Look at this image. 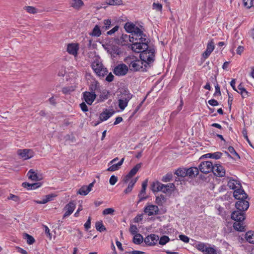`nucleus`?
<instances>
[{"mask_svg":"<svg viewBox=\"0 0 254 254\" xmlns=\"http://www.w3.org/2000/svg\"><path fill=\"white\" fill-rule=\"evenodd\" d=\"M231 218L235 220L233 227L234 229L240 232L246 230L244 220L246 218L244 211H241L239 210L234 211L231 214Z\"/></svg>","mask_w":254,"mask_h":254,"instance_id":"obj_1","label":"nucleus"},{"mask_svg":"<svg viewBox=\"0 0 254 254\" xmlns=\"http://www.w3.org/2000/svg\"><path fill=\"white\" fill-rule=\"evenodd\" d=\"M175 186L173 183H169L167 185L161 184L159 182H155L151 185V190L153 192L161 191L164 193H171L175 190Z\"/></svg>","mask_w":254,"mask_h":254,"instance_id":"obj_2","label":"nucleus"},{"mask_svg":"<svg viewBox=\"0 0 254 254\" xmlns=\"http://www.w3.org/2000/svg\"><path fill=\"white\" fill-rule=\"evenodd\" d=\"M155 58V49L152 47H148L147 50L140 54V58L144 64V66H150V64L153 63Z\"/></svg>","mask_w":254,"mask_h":254,"instance_id":"obj_3","label":"nucleus"},{"mask_svg":"<svg viewBox=\"0 0 254 254\" xmlns=\"http://www.w3.org/2000/svg\"><path fill=\"white\" fill-rule=\"evenodd\" d=\"M124 62L128 65V69L132 71L139 70L143 67V63L133 56L125 59Z\"/></svg>","mask_w":254,"mask_h":254,"instance_id":"obj_4","label":"nucleus"},{"mask_svg":"<svg viewBox=\"0 0 254 254\" xmlns=\"http://www.w3.org/2000/svg\"><path fill=\"white\" fill-rule=\"evenodd\" d=\"M92 68L99 77H104L108 73L107 69L104 66L101 59L98 57L94 58L92 64Z\"/></svg>","mask_w":254,"mask_h":254,"instance_id":"obj_5","label":"nucleus"},{"mask_svg":"<svg viewBox=\"0 0 254 254\" xmlns=\"http://www.w3.org/2000/svg\"><path fill=\"white\" fill-rule=\"evenodd\" d=\"M208 244L204 243L199 242L196 244L195 248L203 254H217V251L215 249V246L211 247Z\"/></svg>","mask_w":254,"mask_h":254,"instance_id":"obj_6","label":"nucleus"},{"mask_svg":"<svg viewBox=\"0 0 254 254\" xmlns=\"http://www.w3.org/2000/svg\"><path fill=\"white\" fill-rule=\"evenodd\" d=\"M148 40H146L145 41H136L133 43H132V44L130 45V47L131 50L137 53H141L143 51H145L149 47L147 44Z\"/></svg>","mask_w":254,"mask_h":254,"instance_id":"obj_7","label":"nucleus"},{"mask_svg":"<svg viewBox=\"0 0 254 254\" xmlns=\"http://www.w3.org/2000/svg\"><path fill=\"white\" fill-rule=\"evenodd\" d=\"M135 29L136 30L131 34L130 42L133 43L136 41L142 42L147 40L146 35L144 34L142 30L139 28H136Z\"/></svg>","mask_w":254,"mask_h":254,"instance_id":"obj_8","label":"nucleus"},{"mask_svg":"<svg viewBox=\"0 0 254 254\" xmlns=\"http://www.w3.org/2000/svg\"><path fill=\"white\" fill-rule=\"evenodd\" d=\"M214 165L209 161L202 162L198 166L199 171L204 174H208L212 171Z\"/></svg>","mask_w":254,"mask_h":254,"instance_id":"obj_9","label":"nucleus"},{"mask_svg":"<svg viewBox=\"0 0 254 254\" xmlns=\"http://www.w3.org/2000/svg\"><path fill=\"white\" fill-rule=\"evenodd\" d=\"M159 208L157 205L147 204L144 207L143 212L149 216L157 215L159 212Z\"/></svg>","mask_w":254,"mask_h":254,"instance_id":"obj_10","label":"nucleus"},{"mask_svg":"<svg viewBox=\"0 0 254 254\" xmlns=\"http://www.w3.org/2000/svg\"><path fill=\"white\" fill-rule=\"evenodd\" d=\"M128 71V66L124 64H120L117 65L114 70V73L118 76H124L126 75Z\"/></svg>","mask_w":254,"mask_h":254,"instance_id":"obj_11","label":"nucleus"},{"mask_svg":"<svg viewBox=\"0 0 254 254\" xmlns=\"http://www.w3.org/2000/svg\"><path fill=\"white\" fill-rule=\"evenodd\" d=\"M17 154L24 160H27L34 156V153L32 150L29 149H19Z\"/></svg>","mask_w":254,"mask_h":254,"instance_id":"obj_12","label":"nucleus"},{"mask_svg":"<svg viewBox=\"0 0 254 254\" xmlns=\"http://www.w3.org/2000/svg\"><path fill=\"white\" fill-rule=\"evenodd\" d=\"M212 172L215 176L219 177H224L226 173L223 166L219 164H214Z\"/></svg>","mask_w":254,"mask_h":254,"instance_id":"obj_13","label":"nucleus"},{"mask_svg":"<svg viewBox=\"0 0 254 254\" xmlns=\"http://www.w3.org/2000/svg\"><path fill=\"white\" fill-rule=\"evenodd\" d=\"M236 203V207L241 211H246L249 207V202L245 199H239Z\"/></svg>","mask_w":254,"mask_h":254,"instance_id":"obj_14","label":"nucleus"},{"mask_svg":"<svg viewBox=\"0 0 254 254\" xmlns=\"http://www.w3.org/2000/svg\"><path fill=\"white\" fill-rule=\"evenodd\" d=\"M79 45L77 43L68 44L67 46V52L70 55L77 57L79 50Z\"/></svg>","mask_w":254,"mask_h":254,"instance_id":"obj_15","label":"nucleus"},{"mask_svg":"<svg viewBox=\"0 0 254 254\" xmlns=\"http://www.w3.org/2000/svg\"><path fill=\"white\" fill-rule=\"evenodd\" d=\"M234 197L237 199H246L248 195L244 190L241 188H238L233 192Z\"/></svg>","mask_w":254,"mask_h":254,"instance_id":"obj_16","label":"nucleus"},{"mask_svg":"<svg viewBox=\"0 0 254 254\" xmlns=\"http://www.w3.org/2000/svg\"><path fill=\"white\" fill-rule=\"evenodd\" d=\"M75 208V204L73 201H70L64 207L65 212L63 216V218H64L72 213Z\"/></svg>","mask_w":254,"mask_h":254,"instance_id":"obj_17","label":"nucleus"},{"mask_svg":"<svg viewBox=\"0 0 254 254\" xmlns=\"http://www.w3.org/2000/svg\"><path fill=\"white\" fill-rule=\"evenodd\" d=\"M128 41L130 42V36L127 34H122L120 37L115 39L117 44L123 46L127 45Z\"/></svg>","mask_w":254,"mask_h":254,"instance_id":"obj_18","label":"nucleus"},{"mask_svg":"<svg viewBox=\"0 0 254 254\" xmlns=\"http://www.w3.org/2000/svg\"><path fill=\"white\" fill-rule=\"evenodd\" d=\"M158 240V236L155 234H151L149 236L145 237L144 239V242L146 244L151 246L155 245Z\"/></svg>","mask_w":254,"mask_h":254,"instance_id":"obj_19","label":"nucleus"},{"mask_svg":"<svg viewBox=\"0 0 254 254\" xmlns=\"http://www.w3.org/2000/svg\"><path fill=\"white\" fill-rule=\"evenodd\" d=\"M214 43L213 40H210L207 44L206 51L203 53L202 57L204 59H207L214 49Z\"/></svg>","mask_w":254,"mask_h":254,"instance_id":"obj_20","label":"nucleus"},{"mask_svg":"<svg viewBox=\"0 0 254 254\" xmlns=\"http://www.w3.org/2000/svg\"><path fill=\"white\" fill-rule=\"evenodd\" d=\"M84 99L88 105H91L95 100L96 95L94 92H85L84 93Z\"/></svg>","mask_w":254,"mask_h":254,"instance_id":"obj_21","label":"nucleus"},{"mask_svg":"<svg viewBox=\"0 0 254 254\" xmlns=\"http://www.w3.org/2000/svg\"><path fill=\"white\" fill-rule=\"evenodd\" d=\"M141 163L136 164L125 177L124 181L127 183L129 179L134 176L141 168Z\"/></svg>","mask_w":254,"mask_h":254,"instance_id":"obj_22","label":"nucleus"},{"mask_svg":"<svg viewBox=\"0 0 254 254\" xmlns=\"http://www.w3.org/2000/svg\"><path fill=\"white\" fill-rule=\"evenodd\" d=\"M115 112L111 110H109L105 109L102 113L100 114L99 116V119L101 122H103L107 120L110 118L114 114Z\"/></svg>","mask_w":254,"mask_h":254,"instance_id":"obj_23","label":"nucleus"},{"mask_svg":"<svg viewBox=\"0 0 254 254\" xmlns=\"http://www.w3.org/2000/svg\"><path fill=\"white\" fill-rule=\"evenodd\" d=\"M27 176L29 179L34 181H38L42 179V176L40 174H38L37 173L35 172L33 169H30L27 173Z\"/></svg>","mask_w":254,"mask_h":254,"instance_id":"obj_24","label":"nucleus"},{"mask_svg":"<svg viewBox=\"0 0 254 254\" xmlns=\"http://www.w3.org/2000/svg\"><path fill=\"white\" fill-rule=\"evenodd\" d=\"M94 183L95 181L90 183L88 186H82L78 191V193L83 195H87L92 190V189L94 186Z\"/></svg>","mask_w":254,"mask_h":254,"instance_id":"obj_25","label":"nucleus"},{"mask_svg":"<svg viewBox=\"0 0 254 254\" xmlns=\"http://www.w3.org/2000/svg\"><path fill=\"white\" fill-rule=\"evenodd\" d=\"M70 5L75 9L78 10L84 5V3L82 0H72Z\"/></svg>","mask_w":254,"mask_h":254,"instance_id":"obj_26","label":"nucleus"},{"mask_svg":"<svg viewBox=\"0 0 254 254\" xmlns=\"http://www.w3.org/2000/svg\"><path fill=\"white\" fill-rule=\"evenodd\" d=\"M199 168L197 167H191L187 169V176L190 177H194L196 176L199 173Z\"/></svg>","mask_w":254,"mask_h":254,"instance_id":"obj_27","label":"nucleus"},{"mask_svg":"<svg viewBox=\"0 0 254 254\" xmlns=\"http://www.w3.org/2000/svg\"><path fill=\"white\" fill-rule=\"evenodd\" d=\"M147 186V180H145L142 184V188L140 191V193L138 194V197L140 198V201L145 199L146 197L144 196V194L145 193V190Z\"/></svg>","mask_w":254,"mask_h":254,"instance_id":"obj_28","label":"nucleus"},{"mask_svg":"<svg viewBox=\"0 0 254 254\" xmlns=\"http://www.w3.org/2000/svg\"><path fill=\"white\" fill-rule=\"evenodd\" d=\"M55 196V195L53 194H50L46 195L45 198H43L41 200H35L34 201L38 204H45L52 200Z\"/></svg>","mask_w":254,"mask_h":254,"instance_id":"obj_29","label":"nucleus"},{"mask_svg":"<svg viewBox=\"0 0 254 254\" xmlns=\"http://www.w3.org/2000/svg\"><path fill=\"white\" fill-rule=\"evenodd\" d=\"M228 186L232 190H236L238 188H241V184L235 180H230L228 182Z\"/></svg>","mask_w":254,"mask_h":254,"instance_id":"obj_30","label":"nucleus"},{"mask_svg":"<svg viewBox=\"0 0 254 254\" xmlns=\"http://www.w3.org/2000/svg\"><path fill=\"white\" fill-rule=\"evenodd\" d=\"M124 28L125 30L127 31V32L128 33H130L131 34L134 31L136 30V28H137L138 27L136 26L133 23L127 22L125 24Z\"/></svg>","mask_w":254,"mask_h":254,"instance_id":"obj_31","label":"nucleus"},{"mask_svg":"<svg viewBox=\"0 0 254 254\" xmlns=\"http://www.w3.org/2000/svg\"><path fill=\"white\" fill-rule=\"evenodd\" d=\"M102 31L100 26L98 25H96L90 35L94 37H99L101 35Z\"/></svg>","mask_w":254,"mask_h":254,"instance_id":"obj_32","label":"nucleus"},{"mask_svg":"<svg viewBox=\"0 0 254 254\" xmlns=\"http://www.w3.org/2000/svg\"><path fill=\"white\" fill-rule=\"evenodd\" d=\"M222 153L220 152H216L212 153H207L204 155L206 158H213L218 159L221 158Z\"/></svg>","mask_w":254,"mask_h":254,"instance_id":"obj_33","label":"nucleus"},{"mask_svg":"<svg viewBox=\"0 0 254 254\" xmlns=\"http://www.w3.org/2000/svg\"><path fill=\"white\" fill-rule=\"evenodd\" d=\"M245 238L250 243L254 244V231L247 232L245 234Z\"/></svg>","mask_w":254,"mask_h":254,"instance_id":"obj_34","label":"nucleus"},{"mask_svg":"<svg viewBox=\"0 0 254 254\" xmlns=\"http://www.w3.org/2000/svg\"><path fill=\"white\" fill-rule=\"evenodd\" d=\"M132 95L128 91L125 90L121 93L120 95V98H123L124 100L129 102L131 99Z\"/></svg>","mask_w":254,"mask_h":254,"instance_id":"obj_35","label":"nucleus"},{"mask_svg":"<svg viewBox=\"0 0 254 254\" xmlns=\"http://www.w3.org/2000/svg\"><path fill=\"white\" fill-rule=\"evenodd\" d=\"M109 92L106 90H104L101 93L98 99V101L103 102L109 98Z\"/></svg>","mask_w":254,"mask_h":254,"instance_id":"obj_36","label":"nucleus"},{"mask_svg":"<svg viewBox=\"0 0 254 254\" xmlns=\"http://www.w3.org/2000/svg\"><path fill=\"white\" fill-rule=\"evenodd\" d=\"M175 174L178 177L184 178L187 176V169L185 168H179L176 171Z\"/></svg>","mask_w":254,"mask_h":254,"instance_id":"obj_37","label":"nucleus"},{"mask_svg":"<svg viewBox=\"0 0 254 254\" xmlns=\"http://www.w3.org/2000/svg\"><path fill=\"white\" fill-rule=\"evenodd\" d=\"M236 91L240 93L243 98H246L248 96V92L241 84L238 86V89L236 90Z\"/></svg>","mask_w":254,"mask_h":254,"instance_id":"obj_38","label":"nucleus"},{"mask_svg":"<svg viewBox=\"0 0 254 254\" xmlns=\"http://www.w3.org/2000/svg\"><path fill=\"white\" fill-rule=\"evenodd\" d=\"M137 178L134 180H131L130 183H129L127 188L124 190V193L126 194H127L131 192L132 190V188L136 182Z\"/></svg>","mask_w":254,"mask_h":254,"instance_id":"obj_39","label":"nucleus"},{"mask_svg":"<svg viewBox=\"0 0 254 254\" xmlns=\"http://www.w3.org/2000/svg\"><path fill=\"white\" fill-rule=\"evenodd\" d=\"M104 25L102 26L101 29L103 31L108 30L111 26V20L109 19H105L103 21Z\"/></svg>","mask_w":254,"mask_h":254,"instance_id":"obj_40","label":"nucleus"},{"mask_svg":"<svg viewBox=\"0 0 254 254\" xmlns=\"http://www.w3.org/2000/svg\"><path fill=\"white\" fill-rule=\"evenodd\" d=\"M22 186L24 188H27L28 190L35 189L40 187L39 183L29 184L27 183H22Z\"/></svg>","mask_w":254,"mask_h":254,"instance_id":"obj_41","label":"nucleus"},{"mask_svg":"<svg viewBox=\"0 0 254 254\" xmlns=\"http://www.w3.org/2000/svg\"><path fill=\"white\" fill-rule=\"evenodd\" d=\"M143 237L140 234L134 235L133 240V242L134 244L139 245L143 242Z\"/></svg>","mask_w":254,"mask_h":254,"instance_id":"obj_42","label":"nucleus"},{"mask_svg":"<svg viewBox=\"0 0 254 254\" xmlns=\"http://www.w3.org/2000/svg\"><path fill=\"white\" fill-rule=\"evenodd\" d=\"M119 107L121 110H124L125 108L127 106L128 101L126 100L123 99V98H120L119 99Z\"/></svg>","mask_w":254,"mask_h":254,"instance_id":"obj_43","label":"nucleus"},{"mask_svg":"<svg viewBox=\"0 0 254 254\" xmlns=\"http://www.w3.org/2000/svg\"><path fill=\"white\" fill-rule=\"evenodd\" d=\"M152 9L156 11L162 12L163 6L162 4L159 2H153L152 4Z\"/></svg>","mask_w":254,"mask_h":254,"instance_id":"obj_44","label":"nucleus"},{"mask_svg":"<svg viewBox=\"0 0 254 254\" xmlns=\"http://www.w3.org/2000/svg\"><path fill=\"white\" fill-rule=\"evenodd\" d=\"M107 3L110 5H119L123 3L122 0H108Z\"/></svg>","mask_w":254,"mask_h":254,"instance_id":"obj_45","label":"nucleus"},{"mask_svg":"<svg viewBox=\"0 0 254 254\" xmlns=\"http://www.w3.org/2000/svg\"><path fill=\"white\" fill-rule=\"evenodd\" d=\"M96 229L100 232L106 230V228L104 226L102 222H97L95 224Z\"/></svg>","mask_w":254,"mask_h":254,"instance_id":"obj_46","label":"nucleus"},{"mask_svg":"<svg viewBox=\"0 0 254 254\" xmlns=\"http://www.w3.org/2000/svg\"><path fill=\"white\" fill-rule=\"evenodd\" d=\"M243 1L244 6L248 8L254 6V0H243Z\"/></svg>","mask_w":254,"mask_h":254,"instance_id":"obj_47","label":"nucleus"},{"mask_svg":"<svg viewBox=\"0 0 254 254\" xmlns=\"http://www.w3.org/2000/svg\"><path fill=\"white\" fill-rule=\"evenodd\" d=\"M24 9L29 13L35 14L37 12V9L33 6H25Z\"/></svg>","mask_w":254,"mask_h":254,"instance_id":"obj_48","label":"nucleus"},{"mask_svg":"<svg viewBox=\"0 0 254 254\" xmlns=\"http://www.w3.org/2000/svg\"><path fill=\"white\" fill-rule=\"evenodd\" d=\"M115 211V210L113 208H108L105 209L103 212V215H114V213Z\"/></svg>","mask_w":254,"mask_h":254,"instance_id":"obj_49","label":"nucleus"},{"mask_svg":"<svg viewBox=\"0 0 254 254\" xmlns=\"http://www.w3.org/2000/svg\"><path fill=\"white\" fill-rule=\"evenodd\" d=\"M169 238L167 236H163L159 239V244L161 245H164L169 241Z\"/></svg>","mask_w":254,"mask_h":254,"instance_id":"obj_50","label":"nucleus"},{"mask_svg":"<svg viewBox=\"0 0 254 254\" xmlns=\"http://www.w3.org/2000/svg\"><path fill=\"white\" fill-rule=\"evenodd\" d=\"M25 237L26 239L27 243L29 245L33 244L34 243L35 240L32 236L29 235L28 234H25Z\"/></svg>","mask_w":254,"mask_h":254,"instance_id":"obj_51","label":"nucleus"},{"mask_svg":"<svg viewBox=\"0 0 254 254\" xmlns=\"http://www.w3.org/2000/svg\"><path fill=\"white\" fill-rule=\"evenodd\" d=\"M113 165L109 167L107 169V171L113 172L116 170H118L120 168V166L118 165V163L117 164H112Z\"/></svg>","mask_w":254,"mask_h":254,"instance_id":"obj_52","label":"nucleus"},{"mask_svg":"<svg viewBox=\"0 0 254 254\" xmlns=\"http://www.w3.org/2000/svg\"><path fill=\"white\" fill-rule=\"evenodd\" d=\"M130 232L132 235H135L137 233V228L135 225H131L129 228Z\"/></svg>","mask_w":254,"mask_h":254,"instance_id":"obj_53","label":"nucleus"},{"mask_svg":"<svg viewBox=\"0 0 254 254\" xmlns=\"http://www.w3.org/2000/svg\"><path fill=\"white\" fill-rule=\"evenodd\" d=\"M172 178V174H167L164 176L162 179V181L164 182H169Z\"/></svg>","mask_w":254,"mask_h":254,"instance_id":"obj_54","label":"nucleus"},{"mask_svg":"<svg viewBox=\"0 0 254 254\" xmlns=\"http://www.w3.org/2000/svg\"><path fill=\"white\" fill-rule=\"evenodd\" d=\"M119 26L118 25H116L113 28H112L111 30L108 31L107 32V35H111L113 34L114 33H115L116 32H117L119 30Z\"/></svg>","mask_w":254,"mask_h":254,"instance_id":"obj_55","label":"nucleus"},{"mask_svg":"<svg viewBox=\"0 0 254 254\" xmlns=\"http://www.w3.org/2000/svg\"><path fill=\"white\" fill-rule=\"evenodd\" d=\"M117 177L114 175H112L110 178L109 182L111 185H114L117 183Z\"/></svg>","mask_w":254,"mask_h":254,"instance_id":"obj_56","label":"nucleus"},{"mask_svg":"<svg viewBox=\"0 0 254 254\" xmlns=\"http://www.w3.org/2000/svg\"><path fill=\"white\" fill-rule=\"evenodd\" d=\"M228 151L232 154L235 155V156H237L238 158H240L239 155L236 152L234 147L232 146H229L228 148Z\"/></svg>","mask_w":254,"mask_h":254,"instance_id":"obj_57","label":"nucleus"},{"mask_svg":"<svg viewBox=\"0 0 254 254\" xmlns=\"http://www.w3.org/2000/svg\"><path fill=\"white\" fill-rule=\"evenodd\" d=\"M91 218L89 217L87 221L84 224V227L87 230L91 227Z\"/></svg>","mask_w":254,"mask_h":254,"instance_id":"obj_58","label":"nucleus"},{"mask_svg":"<svg viewBox=\"0 0 254 254\" xmlns=\"http://www.w3.org/2000/svg\"><path fill=\"white\" fill-rule=\"evenodd\" d=\"M179 238L181 240L185 243H188L189 242V238L187 236L184 235H179Z\"/></svg>","mask_w":254,"mask_h":254,"instance_id":"obj_59","label":"nucleus"},{"mask_svg":"<svg viewBox=\"0 0 254 254\" xmlns=\"http://www.w3.org/2000/svg\"><path fill=\"white\" fill-rule=\"evenodd\" d=\"M215 92L214 94V96H216L217 95H220L221 92H220V87L218 84L215 86Z\"/></svg>","mask_w":254,"mask_h":254,"instance_id":"obj_60","label":"nucleus"},{"mask_svg":"<svg viewBox=\"0 0 254 254\" xmlns=\"http://www.w3.org/2000/svg\"><path fill=\"white\" fill-rule=\"evenodd\" d=\"M8 199L13 200L15 202H17L19 200V197L17 196L12 194H10L9 196L8 197Z\"/></svg>","mask_w":254,"mask_h":254,"instance_id":"obj_61","label":"nucleus"},{"mask_svg":"<svg viewBox=\"0 0 254 254\" xmlns=\"http://www.w3.org/2000/svg\"><path fill=\"white\" fill-rule=\"evenodd\" d=\"M80 107L82 111L85 112L88 111V107L84 102H82L80 104Z\"/></svg>","mask_w":254,"mask_h":254,"instance_id":"obj_62","label":"nucleus"},{"mask_svg":"<svg viewBox=\"0 0 254 254\" xmlns=\"http://www.w3.org/2000/svg\"><path fill=\"white\" fill-rule=\"evenodd\" d=\"M208 103L212 106H216L218 105V102L215 99H211L208 101Z\"/></svg>","mask_w":254,"mask_h":254,"instance_id":"obj_63","label":"nucleus"},{"mask_svg":"<svg viewBox=\"0 0 254 254\" xmlns=\"http://www.w3.org/2000/svg\"><path fill=\"white\" fill-rule=\"evenodd\" d=\"M114 77V75L111 73H110L106 77V80L108 82H111L113 80Z\"/></svg>","mask_w":254,"mask_h":254,"instance_id":"obj_64","label":"nucleus"}]
</instances>
